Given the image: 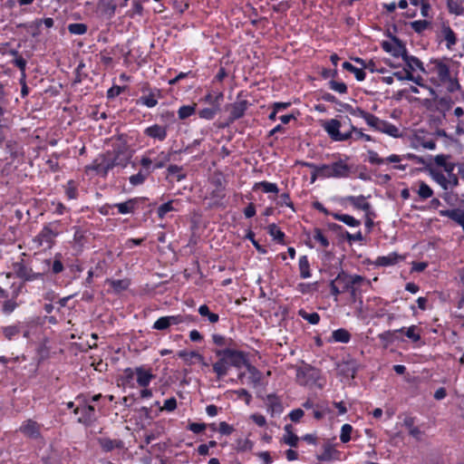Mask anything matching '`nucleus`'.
<instances>
[{
  "instance_id": "f257e3e1",
  "label": "nucleus",
  "mask_w": 464,
  "mask_h": 464,
  "mask_svg": "<svg viewBox=\"0 0 464 464\" xmlns=\"http://www.w3.org/2000/svg\"><path fill=\"white\" fill-rule=\"evenodd\" d=\"M131 157L132 153L125 142L115 143L112 150L102 156V161L100 163L93 162L91 168L102 177H106L114 167H127Z\"/></svg>"
},
{
  "instance_id": "f03ea898",
  "label": "nucleus",
  "mask_w": 464,
  "mask_h": 464,
  "mask_svg": "<svg viewBox=\"0 0 464 464\" xmlns=\"http://www.w3.org/2000/svg\"><path fill=\"white\" fill-rule=\"evenodd\" d=\"M215 354L219 358L213 363V372L218 380L222 379L228 372L229 367L241 368L245 362V353L243 351L230 348L216 350Z\"/></svg>"
},
{
  "instance_id": "7ed1b4c3",
  "label": "nucleus",
  "mask_w": 464,
  "mask_h": 464,
  "mask_svg": "<svg viewBox=\"0 0 464 464\" xmlns=\"http://www.w3.org/2000/svg\"><path fill=\"white\" fill-rule=\"evenodd\" d=\"M295 381L304 387L324 389L326 384L325 378L322 375L321 370L303 362L302 365L295 366Z\"/></svg>"
},
{
  "instance_id": "20e7f679",
  "label": "nucleus",
  "mask_w": 464,
  "mask_h": 464,
  "mask_svg": "<svg viewBox=\"0 0 464 464\" xmlns=\"http://www.w3.org/2000/svg\"><path fill=\"white\" fill-rule=\"evenodd\" d=\"M427 66V72L435 74L438 83L444 85L450 92H454L460 89L458 80L450 76L448 64L440 60H433Z\"/></svg>"
},
{
  "instance_id": "39448f33",
  "label": "nucleus",
  "mask_w": 464,
  "mask_h": 464,
  "mask_svg": "<svg viewBox=\"0 0 464 464\" xmlns=\"http://www.w3.org/2000/svg\"><path fill=\"white\" fill-rule=\"evenodd\" d=\"M340 277H342L341 291L343 293L349 292L351 303L355 304L359 302L362 304V290L360 286L365 281V278L359 275H348L343 271L340 273Z\"/></svg>"
},
{
  "instance_id": "423d86ee",
  "label": "nucleus",
  "mask_w": 464,
  "mask_h": 464,
  "mask_svg": "<svg viewBox=\"0 0 464 464\" xmlns=\"http://www.w3.org/2000/svg\"><path fill=\"white\" fill-rule=\"evenodd\" d=\"M59 222H52L44 225L42 230L34 237V241L39 246H44L46 248H52L55 237L59 235Z\"/></svg>"
},
{
  "instance_id": "0eeeda50",
  "label": "nucleus",
  "mask_w": 464,
  "mask_h": 464,
  "mask_svg": "<svg viewBox=\"0 0 464 464\" xmlns=\"http://www.w3.org/2000/svg\"><path fill=\"white\" fill-rule=\"evenodd\" d=\"M13 268L16 277L24 282H33L36 280L44 281L45 279V271L34 272L32 267L27 266L24 259L13 264Z\"/></svg>"
},
{
  "instance_id": "6e6552de",
  "label": "nucleus",
  "mask_w": 464,
  "mask_h": 464,
  "mask_svg": "<svg viewBox=\"0 0 464 464\" xmlns=\"http://www.w3.org/2000/svg\"><path fill=\"white\" fill-rule=\"evenodd\" d=\"M341 126L342 124L340 121L336 119H331L329 121H324L322 124L324 130L326 131L329 137L334 141H345L350 139H353L354 131L351 129L349 131L342 133L340 131Z\"/></svg>"
},
{
  "instance_id": "1a4fd4ad",
  "label": "nucleus",
  "mask_w": 464,
  "mask_h": 464,
  "mask_svg": "<svg viewBox=\"0 0 464 464\" xmlns=\"http://www.w3.org/2000/svg\"><path fill=\"white\" fill-rule=\"evenodd\" d=\"M140 91L144 93L137 101V105H143L148 108H154L158 104V100L161 98L160 89H151L148 83L144 84Z\"/></svg>"
},
{
  "instance_id": "9d476101",
  "label": "nucleus",
  "mask_w": 464,
  "mask_h": 464,
  "mask_svg": "<svg viewBox=\"0 0 464 464\" xmlns=\"http://www.w3.org/2000/svg\"><path fill=\"white\" fill-rule=\"evenodd\" d=\"M62 254L57 253L53 258H46L42 260L43 270L45 271V276L50 273L53 276L58 275L64 270V266L62 262Z\"/></svg>"
},
{
  "instance_id": "9b49d317",
  "label": "nucleus",
  "mask_w": 464,
  "mask_h": 464,
  "mask_svg": "<svg viewBox=\"0 0 464 464\" xmlns=\"http://www.w3.org/2000/svg\"><path fill=\"white\" fill-rule=\"evenodd\" d=\"M392 42H383L382 44V49L387 53H391L394 57H401L403 59L407 53L405 44L397 37H393Z\"/></svg>"
},
{
  "instance_id": "f8f14e48",
  "label": "nucleus",
  "mask_w": 464,
  "mask_h": 464,
  "mask_svg": "<svg viewBox=\"0 0 464 464\" xmlns=\"http://www.w3.org/2000/svg\"><path fill=\"white\" fill-rule=\"evenodd\" d=\"M240 95L237 96V101H236L234 103L230 104V114L228 117V121L230 123L234 122L235 121L241 119L245 113L246 111L248 109L249 102L246 100H239Z\"/></svg>"
},
{
  "instance_id": "ddd939ff",
  "label": "nucleus",
  "mask_w": 464,
  "mask_h": 464,
  "mask_svg": "<svg viewBox=\"0 0 464 464\" xmlns=\"http://www.w3.org/2000/svg\"><path fill=\"white\" fill-rule=\"evenodd\" d=\"M41 424L29 419L22 423L19 430L28 438L38 439L41 437Z\"/></svg>"
},
{
  "instance_id": "4468645a",
  "label": "nucleus",
  "mask_w": 464,
  "mask_h": 464,
  "mask_svg": "<svg viewBox=\"0 0 464 464\" xmlns=\"http://www.w3.org/2000/svg\"><path fill=\"white\" fill-rule=\"evenodd\" d=\"M146 198H130L125 202L114 204V208H118L120 214H132L138 208L139 204L144 201Z\"/></svg>"
},
{
  "instance_id": "2eb2a0df",
  "label": "nucleus",
  "mask_w": 464,
  "mask_h": 464,
  "mask_svg": "<svg viewBox=\"0 0 464 464\" xmlns=\"http://www.w3.org/2000/svg\"><path fill=\"white\" fill-rule=\"evenodd\" d=\"M144 135L153 140H157L159 141H163L166 140L168 135V128L167 126H162L160 124H153L151 126L147 127L144 130Z\"/></svg>"
},
{
  "instance_id": "dca6fc26",
  "label": "nucleus",
  "mask_w": 464,
  "mask_h": 464,
  "mask_svg": "<svg viewBox=\"0 0 464 464\" xmlns=\"http://www.w3.org/2000/svg\"><path fill=\"white\" fill-rule=\"evenodd\" d=\"M331 165V176L335 179H342L349 177L351 173V167L345 160H339Z\"/></svg>"
},
{
  "instance_id": "f3484780",
  "label": "nucleus",
  "mask_w": 464,
  "mask_h": 464,
  "mask_svg": "<svg viewBox=\"0 0 464 464\" xmlns=\"http://www.w3.org/2000/svg\"><path fill=\"white\" fill-rule=\"evenodd\" d=\"M266 405L267 411L274 416L283 412L284 407L281 399L275 393L267 394L266 397Z\"/></svg>"
},
{
  "instance_id": "a211bd4d",
  "label": "nucleus",
  "mask_w": 464,
  "mask_h": 464,
  "mask_svg": "<svg viewBox=\"0 0 464 464\" xmlns=\"http://www.w3.org/2000/svg\"><path fill=\"white\" fill-rule=\"evenodd\" d=\"M137 375V382L139 386L146 388L150 385V382L155 378L150 369H146L144 366L135 368Z\"/></svg>"
},
{
  "instance_id": "6ab92c4d",
  "label": "nucleus",
  "mask_w": 464,
  "mask_h": 464,
  "mask_svg": "<svg viewBox=\"0 0 464 464\" xmlns=\"http://www.w3.org/2000/svg\"><path fill=\"white\" fill-rule=\"evenodd\" d=\"M24 328V323L22 322H16L14 324L6 325L1 327L0 331L3 334V336L8 340L13 341L16 339L19 334L22 333Z\"/></svg>"
},
{
  "instance_id": "aec40b11",
  "label": "nucleus",
  "mask_w": 464,
  "mask_h": 464,
  "mask_svg": "<svg viewBox=\"0 0 464 464\" xmlns=\"http://www.w3.org/2000/svg\"><path fill=\"white\" fill-rule=\"evenodd\" d=\"M81 414L82 416L78 419V422L85 425H91L97 419L95 414V408L88 403H84L82 405V408L81 409Z\"/></svg>"
},
{
  "instance_id": "412c9836",
  "label": "nucleus",
  "mask_w": 464,
  "mask_h": 464,
  "mask_svg": "<svg viewBox=\"0 0 464 464\" xmlns=\"http://www.w3.org/2000/svg\"><path fill=\"white\" fill-rule=\"evenodd\" d=\"M98 443L105 452L112 451L115 449H122L124 444L121 440H111L110 438H98Z\"/></svg>"
},
{
  "instance_id": "4be33fe9",
  "label": "nucleus",
  "mask_w": 464,
  "mask_h": 464,
  "mask_svg": "<svg viewBox=\"0 0 464 464\" xmlns=\"http://www.w3.org/2000/svg\"><path fill=\"white\" fill-rule=\"evenodd\" d=\"M344 200L349 202L356 209L364 211L371 208V204L366 201V198L363 195L348 196Z\"/></svg>"
},
{
  "instance_id": "5701e85b",
  "label": "nucleus",
  "mask_w": 464,
  "mask_h": 464,
  "mask_svg": "<svg viewBox=\"0 0 464 464\" xmlns=\"http://www.w3.org/2000/svg\"><path fill=\"white\" fill-rule=\"evenodd\" d=\"M401 257L395 252L390 253L387 256H378L375 265L380 266H389L395 265Z\"/></svg>"
},
{
  "instance_id": "b1692460",
  "label": "nucleus",
  "mask_w": 464,
  "mask_h": 464,
  "mask_svg": "<svg viewBox=\"0 0 464 464\" xmlns=\"http://www.w3.org/2000/svg\"><path fill=\"white\" fill-rule=\"evenodd\" d=\"M402 60L404 61L406 66L409 68L411 72L419 69L423 72H427L425 71L422 62L416 56L409 55L408 52L406 53V56H404Z\"/></svg>"
},
{
  "instance_id": "393cba45",
  "label": "nucleus",
  "mask_w": 464,
  "mask_h": 464,
  "mask_svg": "<svg viewBox=\"0 0 464 464\" xmlns=\"http://www.w3.org/2000/svg\"><path fill=\"white\" fill-rule=\"evenodd\" d=\"M171 325H177L180 324H189L197 322V317L191 314H176L169 315Z\"/></svg>"
},
{
  "instance_id": "a878e982",
  "label": "nucleus",
  "mask_w": 464,
  "mask_h": 464,
  "mask_svg": "<svg viewBox=\"0 0 464 464\" xmlns=\"http://www.w3.org/2000/svg\"><path fill=\"white\" fill-rule=\"evenodd\" d=\"M441 34L444 40L447 42V48L450 50L452 46L457 43V36L454 31L450 28V25L443 24L441 28Z\"/></svg>"
},
{
  "instance_id": "bb28decb",
  "label": "nucleus",
  "mask_w": 464,
  "mask_h": 464,
  "mask_svg": "<svg viewBox=\"0 0 464 464\" xmlns=\"http://www.w3.org/2000/svg\"><path fill=\"white\" fill-rule=\"evenodd\" d=\"M110 286L113 289V291L117 294L128 289L130 285V281L128 278L124 279H111L107 281Z\"/></svg>"
},
{
  "instance_id": "cd10ccee",
  "label": "nucleus",
  "mask_w": 464,
  "mask_h": 464,
  "mask_svg": "<svg viewBox=\"0 0 464 464\" xmlns=\"http://www.w3.org/2000/svg\"><path fill=\"white\" fill-rule=\"evenodd\" d=\"M333 218L336 220L343 222L345 225L354 227L361 225L360 220L354 218L353 216L348 214L332 213Z\"/></svg>"
},
{
  "instance_id": "c85d7f7f",
  "label": "nucleus",
  "mask_w": 464,
  "mask_h": 464,
  "mask_svg": "<svg viewBox=\"0 0 464 464\" xmlns=\"http://www.w3.org/2000/svg\"><path fill=\"white\" fill-rule=\"evenodd\" d=\"M243 366H246V370L250 373V379L252 382L255 384L259 383L261 380V372L258 371L256 367L252 365L246 356V353H245V362H243Z\"/></svg>"
},
{
  "instance_id": "c756f323",
  "label": "nucleus",
  "mask_w": 464,
  "mask_h": 464,
  "mask_svg": "<svg viewBox=\"0 0 464 464\" xmlns=\"http://www.w3.org/2000/svg\"><path fill=\"white\" fill-rule=\"evenodd\" d=\"M285 430L286 434L283 437V441L291 447H297L299 438L297 437V435L293 433L292 425L291 424L285 425Z\"/></svg>"
},
{
  "instance_id": "7c9ffc66",
  "label": "nucleus",
  "mask_w": 464,
  "mask_h": 464,
  "mask_svg": "<svg viewBox=\"0 0 464 464\" xmlns=\"http://www.w3.org/2000/svg\"><path fill=\"white\" fill-rule=\"evenodd\" d=\"M44 25L46 28H52L54 24V21L53 18L51 17H47V18H44V19H35L33 24H32V27H35V32L32 33V35L34 37L37 36L40 34V27L41 25Z\"/></svg>"
},
{
  "instance_id": "2f4dec72",
  "label": "nucleus",
  "mask_w": 464,
  "mask_h": 464,
  "mask_svg": "<svg viewBox=\"0 0 464 464\" xmlns=\"http://www.w3.org/2000/svg\"><path fill=\"white\" fill-rule=\"evenodd\" d=\"M299 271L301 278H308L311 276L310 264L307 256H301L299 257Z\"/></svg>"
},
{
  "instance_id": "473e14b6",
  "label": "nucleus",
  "mask_w": 464,
  "mask_h": 464,
  "mask_svg": "<svg viewBox=\"0 0 464 464\" xmlns=\"http://www.w3.org/2000/svg\"><path fill=\"white\" fill-rule=\"evenodd\" d=\"M223 92H218L216 95H214L212 92H208L203 98V101L206 103L209 104L211 107L220 108L221 102L223 101Z\"/></svg>"
},
{
  "instance_id": "72a5a7b5",
  "label": "nucleus",
  "mask_w": 464,
  "mask_h": 464,
  "mask_svg": "<svg viewBox=\"0 0 464 464\" xmlns=\"http://www.w3.org/2000/svg\"><path fill=\"white\" fill-rule=\"evenodd\" d=\"M447 8L450 14L461 15L464 14V6L460 0H446Z\"/></svg>"
},
{
  "instance_id": "f704fd0d",
  "label": "nucleus",
  "mask_w": 464,
  "mask_h": 464,
  "mask_svg": "<svg viewBox=\"0 0 464 464\" xmlns=\"http://www.w3.org/2000/svg\"><path fill=\"white\" fill-rule=\"evenodd\" d=\"M152 170H140L137 174L131 175L129 178L130 183L132 186H139L145 182L147 178L150 175Z\"/></svg>"
},
{
  "instance_id": "c9c22d12",
  "label": "nucleus",
  "mask_w": 464,
  "mask_h": 464,
  "mask_svg": "<svg viewBox=\"0 0 464 464\" xmlns=\"http://www.w3.org/2000/svg\"><path fill=\"white\" fill-rule=\"evenodd\" d=\"M258 188H262V190L265 193H275V194H277L278 191H279L278 187H277V185L276 183H271V182H268V181L256 182L254 185L253 189L256 190Z\"/></svg>"
},
{
  "instance_id": "e433bc0d",
  "label": "nucleus",
  "mask_w": 464,
  "mask_h": 464,
  "mask_svg": "<svg viewBox=\"0 0 464 464\" xmlns=\"http://www.w3.org/2000/svg\"><path fill=\"white\" fill-rule=\"evenodd\" d=\"M332 338L334 342L347 343L351 339V334L346 329L340 328L333 332Z\"/></svg>"
},
{
  "instance_id": "4c0bfd02",
  "label": "nucleus",
  "mask_w": 464,
  "mask_h": 464,
  "mask_svg": "<svg viewBox=\"0 0 464 464\" xmlns=\"http://www.w3.org/2000/svg\"><path fill=\"white\" fill-rule=\"evenodd\" d=\"M343 68L350 72H353L356 78L357 81L362 82L365 79L366 73L362 70V68H356L349 62H344L343 63Z\"/></svg>"
},
{
  "instance_id": "58836bf2",
  "label": "nucleus",
  "mask_w": 464,
  "mask_h": 464,
  "mask_svg": "<svg viewBox=\"0 0 464 464\" xmlns=\"http://www.w3.org/2000/svg\"><path fill=\"white\" fill-rule=\"evenodd\" d=\"M198 311L201 316L207 317L211 324H216L219 320V315L210 312L209 307L207 304L200 305Z\"/></svg>"
},
{
  "instance_id": "ea45409f",
  "label": "nucleus",
  "mask_w": 464,
  "mask_h": 464,
  "mask_svg": "<svg viewBox=\"0 0 464 464\" xmlns=\"http://www.w3.org/2000/svg\"><path fill=\"white\" fill-rule=\"evenodd\" d=\"M312 233L314 240L319 243L322 247L327 248L330 246L328 238L324 236L321 228L314 227Z\"/></svg>"
},
{
  "instance_id": "a19ab883",
  "label": "nucleus",
  "mask_w": 464,
  "mask_h": 464,
  "mask_svg": "<svg viewBox=\"0 0 464 464\" xmlns=\"http://www.w3.org/2000/svg\"><path fill=\"white\" fill-rule=\"evenodd\" d=\"M197 105L194 103L192 105H183L179 107L178 111L179 119L184 121L188 117L194 115L196 113Z\"/></svg>"
},
{
  "instance_id": "79ce46f5",
  "label": "nucleus",
  "mask_w": 464,
  "mask_h": 464,
  "mask_svg": "<svg viewBox=\"0 0 464 464\" xmlns=\"http://www.w3.org/2000/svg\"><path fill=\"white\" fill-rule=\"evenodd\" d=\"M268 234L278 243H284L285 233L275 224H270L267 227Z\"/></svg>"
},
{
  "instance_id": "37998d69",
  "label": "nucleus",
  "mask_w": 464,
  "mask_h": 464,
  "mask_svg": "<svg viewBox=\"0 0 464 464\" xmlns=\"http://www.w3.org/2000/svg\"><path fill=\"white\" fill-rule=\"evenodd\" d=\"M435 102H436L437 109L443 113L445 111H449L453 104V101L449 96H444V97L436 99Z\"/></svg>"
},
{
  "instance_id": "c03bdc74",
  "label": "nucleus",
  "mask_w": 464,
  "mask_h": 464,
  "mask_svg": "<svg viewBox=\"0 0 464 464\" xmlns=\"http://www.w3.org/2000/svg\"><path fill=\"white\" fill-rule=\"evenodd\" d=\"M220 110L221 108L218 107L204 108L198 111V116L201 119L211 121L220 111Z\"/></svg>"
},
{
  "instance_id": "a18cd8bd",
  "label": "nucleus",
  "mask_w": 464,
  "mask_h": 464,
  "mask_svg": "<svg viewBox=\"0 0 464 464\" xmlns=\"http://www.w3.org/2000/svg\"><path fill=\"white\" fill-rule=\"evenodd\" d=\"M153 160V169H161L165 167L167 162L170 160V153L161 151Z\"/></svg>"
},
{
  "instance_id": "49530a36",
  "label": "nucleus",
  "mask_w": 464,
  "mask_h": 464,
  "mask_svg": "<svg viewBox=\"0 0 464 464\" xmlns=\"http://www.w3.org/2000/svg\"><path fill=\"white\" fill-rule=\"evenodd\" d=\"M366 123L373 128L374 130H381V127L382 125H383V120H381L379 119L377 116L368 112L365 116V118L363 119Z\"/></svg>"
},
{
  "instance_id": "de8ad7c7",
  "label": "nucleus",
  "mask_w": 464,
  "mask_h": 464,
  "mask_svg": "<svg viewBox=\"0 0 464 464\" xmlns=\"http://www.w3.org/2000/svg\"><path fill=\"white\" fill-rule=\"evenodd\" d=\"M299 316H301L304 320L307 321L311 324H317L320 321V315L318 313H307L304 309H300L298 311Z\"/></svg>"
},
{
  "instance_id": "09e8293b",
  "label": "nucleus",
  "mask_w": 464,
  "mask_h": 464,
  "mask_svg": "<svg viewBox=\"0 0 464 464\" xmlns=\"http://www.w3.org/2000/svg\"><path fill=\"white\" fill-rule=\"evenodd\" d=\"M342 107L344 109L345 111L349 112L351 115L354 117H359L364 119L368 111H363L360 107H353L352 105L348 103H341Z\"/></svg>"
},
{
  "instance_id": "8fccbe9b",
  "label": "nucleus",
  "mask_w": 464,
  "mask_h": 464,
  "mask_svg": "<svg viewBox=\"0 0 464 464\" xmlns=\"http://www.w3.org/2000/svg\"><path fill=\"white\" fill-rule=\"evenodd\" d=\"M417 193H418L419 197L424 200V199H427V198H430V197H432L433 190L424 181H420L419 182V189L417 190Z\"/></svg>"
},
{
  "instance_id": "3c124183",
  "label": "nucleus",
  "mask_w": 464,
  "mask_h": 464,
  "mask_svg": "<svg viewBox=\"0 0 464 464\" xmlns=\"http://www.w3.org/2000/svg\"><path fill=\"white\" fill-rule=\"evenodd\" d=\"M412 342L416 343L420 340V328L417 325H411L408 328L404 327L402 332Z\"/></svg>"
},
{
  "instance_id": "603ef678",
  "label": "nucleus",
  "mask_w": 464,
  "mask_h": 464,
  "mask_svg": "<svg viewBox=\"0 0 464 464\" xmlns=\"http://www.w3.org/2000/svg\"><path fill=\"white\" fill-rule=\"evenodd\" d=\"M87 30V25L82 23L70 24L68 25V31L72 34L82 35L84 34Z\"/></svg>"
},
{
  "instance_id": "864d4df0",
  "label": "nucleus",
  "mask_w": 464,
  "mask_h": 464,
  "mask_svg": "<svg viewBox=\"0 0 464 464\" xmlns=\"http://www.w3.org/2000/svg\"><path fill=\"white\" fill-rule=\"evenodd\" d=\"M179 358L184 359L186 362H190L192 359H196L198 362H203L204 357L198 352H186V351H179L178 353Z\"/></svg>"
},
{
  "instance_id": "5fc2aeb1",
  "label": "nucleus",
  "mask_w": 464,
  "mask_h": 464,
  "mask_svg": "<svg viewBox=\"0 0 464 464\" xmlns=\"http://www.w3.org/2000/svg\"><path fill=\"white\" fill-rule=\"evenodd\" d=\"M410 25L415 33L421 34L423 31H425L430 25V22H429L427 20H416V21L411 22Z\"/></svg>"
},
{
  "instance_id": "6e6d98bb",
  "label": "nucleus",
  "mask_w": 464,
  "mask_h": 464,
  "mask_svg": "<svg viewBox=\"0 0 464 464\" xmlns=\"http://www.w3.org/2000/svg\"><path fill=\"white\" fill-rule=\"evenodd\" d=\"M18 307V303L14 299H8L3 303L1 311L5 315H10Z\"/></svg>"
},
{
  "instance_id": "4d7b16f0",
  "label": "nucleus",
  "mask_w": 464,
  "mask_h": 464,
  "mask_svg": "<svg viewBox=\"0 0 464 464\" xmlns=\"http://www.w3.org/2000/svg\"><path fill=\"white\" fill-rule=\"evenodd\" d=\"M380 131L395 138L399 136V129L386 121H383V125H382Z\"/></svg>"
},
{
  "instance_id": "13d9d810",
  "label": "nucleus",
  "mask_w": 464,
  "mask_h": 464,
  "mask_svg": "<svg viewBox=\"0 0 464 464\" xmlns=\"http://www.w3.org/2000/svg\"><path fill=\"white\" fill-rule=\"evenodd\" d=\"M353 431V426L346 423L343 424L341 428V433H340V440L343 443H347L351 440V434Z\"/></svg>"
},
{
  "instance_id": "bf43d9fd",
  "label": "nucleus",
  "mask_w": 464,
  "mask_h": 464,
  "mask_svg": "<svg viewBox=\"0 0 464 464\" xmlns=\"http://www.w3.org/2000/svg\"><path fill=\"white\" fill-rule=\"evenodd\" d=\"M173 200H169L158 208L157 213L160 218L162 219L168 212L176 210L173 207Z\"/></svg>"
},
{
  "instance_id": "052dcab7",
  "label": "nucleus",
  "mask_w": 464,
  "mask_h": 464,
  "mask_svg": "<svg viewBox=\"0 0 464 464\" xmlns=\"http://www.w3.org/2000/svg\"><path fill=\"white\" fill-rule=\"evenodd\" d=\"M169 326H171L169 315L160 317L154 324L152 328L159 331L167 330Z\"/></svg>"
},
{
  "instance_id": "680f3d73",
  "label": "nucleus",
  "mask_w": 464,
  "mask_h": 464,
  "mask_svg": "<svg viewBox=\"0 0 464 464\" xmlns=\"http://www.w3.org/2000/svg\"><path fill=\"white\" fill-rule=\"evenodd\" d=\"M213 343L218 346H230L233 343L231 338H226L225 336L218 334L212 335Z\"/></svg>"
},
{
  "instance_id": "e2e57ef3",
  "label": "nucleus",
  "mask_w": 464,
  "mask_h": 464,
  "mask_svg": "<svg viewBox=\"0 0 464 464\" xmlns=\"http://www.w3.org/2000/svg\"><path fill=\"white\" fill-rule=\"evenodd\" d=\"M329 88L338 93L343 94L348 91L347 85L344 82H336L334 80H331L329 82Z\"/></svg>"
},
{
  "instance_id": "0e129e2a",
  "label": "nucleus",
  "mask_w": 464,
  "mask_h": 464,
  "mask_svg": "<svg viewBox=\"0 0 464 464\" xmlns=\"http://www.w3.org/2000/svg\"><path fill=\"white\" fill-rule=\"evenodd\" d=\"M341 280L342 277H340V273L337 275V276L331 281L330 283V289L331 294L334 295L335 297L339 295L340 294H343V291H341Z\"/></svg>"
},
{
  "instance_id": "69168bd1",
  "label": "nucleus",
  "mask_w": 464,
  "mask_h": 464,
  "mask_svg": "<svg viewBox=\"0 0 464 464\" xmlns=\"http://www.w3.org/2000/svg\"><path fill=\"white\" fill-rule=\"evenodd\" d=\"M433 179L440 184L444 189L448 188V179L445 175L440 171H432L431 172Z\"/></svg>"
},
{
  "instance_id": "338daca9",
  "label": "nucleus",
  "mask_w": 464,
  "mask_h": 464,
  "mask_svg": "<svg viewBox=\"0 0 464 464\" xmlns=\"http://www.w3.org/2000/svg\"><path fill=\"white\" fill-rule=\"evenodd\" d=\"M254 446L253 441L248 439L238 440L237 441V450L239 451H248L251 450Z\"/></svg>"
},
{
  "instance_id": "774afa93",
  "label": "nucleus",
  "mask_w": 464,
  "mask_h": 464,
  "mask_svg": "<svg viewBox=\"0 0 464 464\" xmlns=\"http://www.w3.org/2000/svg\"><path fill=\"white\" fill-rule=\"evenodd\" d=\"M393 76L399 81L414 80V76L410 70L394 72Z\"/></svg>"
}]
</instances>
